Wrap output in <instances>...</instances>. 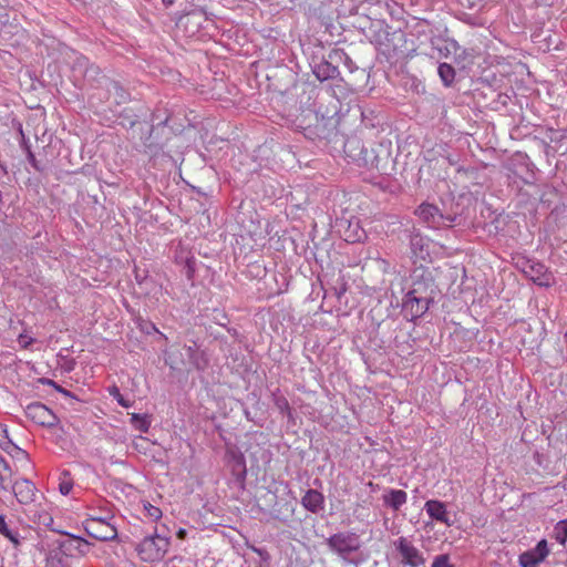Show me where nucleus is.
<instances>
[{
    "label": "nucleus",
    "instance_id": "1",
    "mask_svg": "<svg viewBox=\"0 0 567 567\" xmlns=\"http://www.w3.org/2000/svg\"><path fill=\"white\" fill-rule=\"evenodd\" d=\"M171 547V537L159 535L156 530L145 536L135 547L137 556L145 563L161 561L168 553Z\"/></svg>",
    "mask_w": 567,
    "mask_h": 567
},
{
    "label": "nucleus",
    "instance_id": "2",
    "mask_svg": "<svg viewBox=\"0 0 567 567\" xmlns=\"http://www.w3.org/2000/svg\"><path fill=\"white\" fill-rule=\"evenodd\" d=\"M179 23L188 37L202 38L208 35L212 29H215L214 20L204 9H194L184 14L179 19Z\"/></svg>",
    "mask_w": 567,
    "mask_h": 567
},
{
    "label": "nucleus",
    "instance_id": "3",
    "mask_svg": "<svg viewBox=\"0 0 567 567\" xmlns=\"http://www.w3.org/2000/svg\"><path fill=\"white\" fill-rule=\"evenodd\" d=\"M179 126L181 125H176L175 117L168 115L165 109H156L152 114V133L159 130H169L173 132V135L165 136L166 140H171L179 135H183L187 140L196 138L194 135L196 132L195 125L188 124L186 127L183 126L182 128H179Z\"/></svg>",
    "mask_w": 567,
    "mask_h": 567
},
{
    "label": "nucleus",
    "instance_id": "4",
    "mask_svg": "<svg viewBox=\"0 0 567 567\" xmlns=\"http://www.w3.org/2000/svg\"><path fill=\"white\" fill-rule=\"evenodd\" d=\"M405 43V34L402 31L389 32L383 30L379 32L375 39L378 51L386 59L394 58Z\"/></svg>",
    "mask_w": 567,
    "mask_h": 567
},
{
    "label": "nucleus",
    "instance_id": "5",
    "mask_svg": "<svg viewBox=\"0 0 567 567\" xmlns=\"http://www.w3.org/2000/svg\"><path fill=\"white\" fill-rule=\"evenodd\" d=\"M85 532L99 540L113 539L116 536V529L111 525L106 517L90 516L83 522Z\"/></svg>",
    "mask_w": 567,
    "mask_h": 567
},
{
    "label": "nucleus",
    "instance_id": "6",
    "mask_svg": "<svg viewBox=\"0 0 567 567\" xmlns=\"http://www.w3.org/2000/svg\"><path fill=\"white\" fill-rule=\"evenodd\" d=\"M394 545L402 557V564L410 567H421L425 564L423 554L406 537H399Z\"/></svg>",
    "mask_w": 567,
    "mask_h": 567
},
{
    "label": "nucleus",
    "instance_id": "7",
    "mask_svg": "<svg viewBox=\"0 0 567 567\" xmlns=\"http://www.w3.org/2000/svg\"><path fill=\"white\" fill-rule=\"evenodd\" d=\"M430 299L419 295L416 288L409 291L403 300V311L412 319L422 317L429 309Z\"/></svg>",
    "mask_w": 567,
    "mask_h": 567
},
{
    "label": "nucleus",
    "instance_id": "8",
    "mask_svg": "<svg viewBox=\"0 0 567 567\" xmlns=\"http://www.w3.org/2000/svg\"><path fill=\"white\" fill-rule=\"evenodd\" d=\"M550 554L548 543L542 539L537 545L518 556V564L520 567H538Z\"/></svg>",
    "mask_w": 567,
    "mask_h": 567
},
{
    "label": "nucleus",
    "instance_id": "9",
    "mask_svg": "<svg viewBox=\"0 0 567 567\" xmlns=\"http://www.w3.org/2000/svg\"><path fill=\"white\" fill-rule=\"evenodd\" d=\"M25 415L29 420L41 426L51 427L58 421L54 413L40 402L30 403L25 409Z\"/></svg>",
    "mask_w": 567,
    "mask_h": 567
},
{
    "label": "nucleus",
    "instance_id": "10",
    "mask_svg": "<svg viewBox=\"0 0 567 567\" xmlns=\"http://www.w3.org/2000/svg\"><path fill=\"white\" fill-rule=\"evenodd\" d=\"M328 546L339 554H350L360 547L358 538L350 533H337L327 539Z\"/></svg>",
    "mask_w": 567,
    "mask_h": 567
},
{
    "label": "nucleus",
    "instance_id": "11",
    "mask_svg": "<svg viewBox=\"0 0 567 567\" xmlns=\"http://www.w3.org/2000/svg\"><path fill=\"white\" fill-rule=\"evenodd\" d=\"M12 491L17 501L22 505H31L37 501L38 489L35 485L27 478L17 480L13 483Z\"/></svg>",
    "mask_w": 567,
    "mask_h": 567
},
{
    "label": "nucleus",
    "instance_id": "12",
    "mask_svg": "<svg viewBox=\"0 0 567 567\" xmlns=\"http://www.w3.org/2000/svg\"><path fill=\"white\" fill-rule=\"evenodd\" d=\"M73 72L79 73L83 80L87 82H94L101 74V70L97 65L90 63V60L80 53H75L74 62L72 65Z\"/></svg>",
    "mask_w": 567,
    "mask_h": 567
},
{
    "label": "nucleus",
    "instance_id": "13",
    "mask_svg": "<svg viewBox=\"0 0 567 567\" xmlns=\"http://www.w3.org/2000/svg\"><path fill=\"white\" fill-rule=\"evenodd\" d=\"M424 509L430 518L450 527L453 522L450 518L445 503L439 499H429L424 504Z\"/></svg>",
    "mask_w": 567,
    "mask_h": 567
},
{
    "label": "nucleus",
    "instance_id": "14",
    "mask_svg": "<svg viewBox=\"0 0 567 567\" xmlns=\"http://www.w3.org/2000/svg\"><path fill=\"white\" fill-rule=\"evenodd\" d=\"M416 214L423 219L430 227L439 228L444 225V216L440 213L439 208L431 204H422Z\"/></svg>",
    "mask_w": 567,
    "mask_h": 567
},
{
    "label": "nucleus",
    "instance_id": "15",
    "mask_svg": "<svg viewBox=\"0 0 567 567\" xmlns=\"http://www.w3.org/2000/svg\"><path fill=\"white\" fill-rule=\"evenodd\" d=\"M530 280L542 287H549L554 282V277L548 269L542 264H534L529 266L526 271Z\"/></svg>",
    "mask_w": 567,
    "mask_h": 567
},
{
    "label": "nucleus",
    "instance_id": "16",
    "mask_svg": "<svg viewBox=\"0 0 567 567\" xmlns=\"http://www.w3.org/2000/svg\"><path fill=\"white\" fill-rule=\"evenodd\" d=\"M0 447L6 453L17 458H28V454L22 449L18 447L9 437L7 426L0 424Z\"/></svg>",
    "mask_w": 567,
    "mask_h": 567
},
{
    "label": "nucleus",
    "instance_id": "17",
    "mask_svg": "<svg viewBox=\"0 0 567 567\" xmlns=\"http://www.w3.org/2000/svg\"><path fill=\"white\" fill-rule=\"evenodd\" d=\"M301 504L307 511L317 514L323 508L324 496L317 489H308L301 498Z\"/></svg>",
    "mask_w": 567,
    "mask_h": 567
},
{
    "label": "nucleus",
    "instance_id": "18",
    "mask_svg": "<svg viewBox=\"0 0 567 567\" xmlns=\"http://www.w3.org/2000/svg\"><path fill=\"white\" fill-rule=\"evenodd\" d=\"M312 73L320 82H323L327 80H332V79L338 78V75L340 74V71L331 62L322 60L312 66Z\"/></svg>",
    "mask_w": 567,
    "mask_h": 567
},
{
    "label": "nucleus",
    "instance_id": "19",
    "mask_svg": "<svg viewBox=\"0 0 567 567\" xmlns=\"http://www.w3.org/2000/svg\"><path fill=\"white\" fill-rule=\"evenodd\" d=\"M382 498L385 506L391 507L393 511H399L406 503L408 494L403 489L391 488Z\"/></svg>",
    "mask_w": 567,
    "mask_h": 567
},
{
    "label": "nucleus",
    "instance_id": "20",
    "mask_svg": "<svg viewBox=\"0 0 567 567\" xmlns=\"http://www.w3.org/2000/svg\"><path fill=\"white\" fill-rule=\"evenodd\" d=\"M362 144H343V152L350 163L361 164L367 163V157L362 156Z\"/></svg>",
    "mask_w": 567,
    "mask_h": 567
},
{
    "label": "nucleus",
    "instance_id": "21",
    "mask_svg": "<svg viewBox=\"0 0 567 567\" xmlns=\"http://www.w3.org/2000/svg\"><path fill=\"white\" fill-rule=\"evenodd\" d=\"M319 131H321V124L318 122L315 127H311L310 125L303 126V125H297L296 132L301 133L306 140L309 142H315L316 138L319 140H328L329 136L324 134H320Z\"/></svg>",
    "mask_w": 567,
    "mask_h": 567
},
{
    "label": "nucleus",
    "instance_id": "22",
    "mask_svg": "<svg viewBox=\"0 0 567 567\" xmlns=\"http://www.w3.org/2000/svg\"><path fill=\"white\" fill-rule=\"evenodd\" d=\"M62 547L66 551L75 550L79 554H84L89 547V543L81 537L70 536L63 544Z\"/></svg>",
    "mask_w": 567,
    "mask_h": 567
},
{
    "label": "nucleus",
    "instance_id": "23",
    "mask_svg": "<svg viewBox=\"0 0 567 567\" xmlns=\"http://www.w3.org/2000/svg\"><path fill=\"white\" fill-rule=\"evenodd\" d=\"M426 239L420 235H414L411 238V247L415 257L425 260L429 256V250L425 248Z\"/></svg>",
    "mask_w": 567,
    "mask_h": 567
},
{
    "label": "nucleus",
    "instance_id": "24",
    "mask_svg": "<svg viewBox=\"0 0 567 567\" xmlns=\"http://www.w3.org/2000/svg\"><path fill=\"white\" fill-rule=\"evenodd\" d=\"M439 76L444 86L449 87L455 80V70L449 63H440L437 66Z\"/></svg>",
    "mask_w": 567,
    "mask_h": 567
},
{
    "label": "nucleus",
    "instance_id": "25",
    "mask_svg": "<svg viewBox=\"0 0 567 567\" xmlns=\"http://www.w3.org/2000/svg\"><path fill=\"white\" fill-rule=\"evenodd\" d=\"M0 534L10 540L14 547L20 545L19 534L8 527L6 517L3 515H0Z\"/></svg>",
    "mask_w": 567,
    "mask_h": 567
},
{
    "label": "nucleus",
    "instance_id": "26",
    "mask_svg": "<svg viewBox=\"0 0 567 567\" xmlns=\"http://www.w3.org/2000/svg\"><path fill=\"white\" fill-rule=\"evenodd\" d=\"M74 485L73 478L70 472L64 471L59 477V491L62 495L66 496L70 494Z\"/></svg>",
    "mask_w": 567,
    "mask_h": 567
},
{
    "label": "nucleus",
    "instance_id": "27",
    "mask_svg": "<svg viewBox=\"0 0 567 567\" xmlns=\"http://www.w3.org/2000/svg\"><path fill=\"white\" fill-rule=\"evenodd\" d=\"M456 48V42L452 41L451 43H447L446 41L441 40H433L432 41V48L439 52V55L441 58H447L451 54V48Z\"/></svg>",
    "mask_w": 567,
    "mask_h": 567
},
{
    "label": "nucleus",
    "instance_id": "28",
    "mask_svg": "<svg viewBox=\"0 0 567 567\" xmlns=\"http://www.w3.org/2000/svg\"><path fill=\"white\" fill-rule=\"evenodd\" d=\"M554 538L563 546L567 542V519L559 520L554 527Z\"/></svg>",
    "mask_w": 567,
    "mask_h": 567
},
{
    "label": "nucleus",
    "instance_id": "29",
    "mask_svg": "<svg viewBox=\"0 0 567 567\" xmlns=\"http://www.w3.org/2000/svg\"><path fill=\"white\" fill-rule=\"evenodd\" d=\"M131 420L134 426L141 432L146 433L148 431L151 422L148 421L146 415L133 413Z\"/></svg>",
    "mask_w": 567,
    "mask_h": 567
},
{
    "label": "nucleus",
    "instance_id": "30",
    "mask_svg": "<svg viewBox=\"0 0 567 567\" xmlns=\"http://www.w3.org/2000/svg\"><path fill=\"white\" fill-rule=\"evenodd\" d=\"M11 477V468L7 461L0 456V488H6L7 482Z\"/></svg>",
    "mask_w": 567,
    "mask_h": 567
},
{
    "label": "nucleus",
    "instance_id": "31",
    "mask_svg": "<svg viewBox=\"0 0 567 567\" xmlns=\"http://www.w3.org/2000/svg\"><path fill=\"white\" fill-rule=\"evenodd\" d=\"M145 515L153 522H157L162 517V511L159 507L152 505L150 502L143 503Z\"/></svg>",
    "mask_w": 567,
    "mask_h": 567
},
{
    "label": "nucleus",
    "instance_id": "32",
    "mask_svg": "<svg viewBox=\"0 0 567 567\" xmlns=\"http://www.w3.org/2000/svg\"><path fill=\"white\" fill-rule=\"evenodd\" d=\"M336 56H338L339 61L349 70V72L353 73L358 69L350 55L343 50L337 51Z\"/></svg>",
    "mask_w": 567,
    "mask_h": 567
},
{
    "label": "nucleus",
    "instance_id": "33",
    "mask_svg": "<svg viewBox=\"0 0 567 567\" xmlns=\"http://www.w3.org/2000/svg\"><path fill=\"white\" fill-rule=\"evenodd\" d=\"M109 393L111 396H113L117 403L123 408H130L131 403L124 399V396L121 394L120 389L116 385H113L109 389Z\"/></svg>",
    "mask_w": 567,
    "mask_h": 567
},
{
    "label": "nucleus",
    "instance_id": "34",
    "mask_svg": "<svg viewBox=\"0 0 567 567\" xmlns=\"http://www.w3.org/2000/svg\"><path fill=\"white\" fill-rule=\"evenodd\" d=\"M432 567H454L450 563V556L446 554L439 555L433 559Z\"/></svg>",
    "mask_w": 567,
    "mask_h": 567
},
{
    "label": "nucleus",
    "instance_id": "35",
    "mask_svg": "<svg viewBox=\"0 0 567 567\" xmlns=\"http://www.w3.org/2000/svg\"><path fill=\"white\" fill-rule=\"evenodd\" d=\"M18 342L21 348L27 349L34 342V339L27 333H21L18 337Z\"/></svg>",
    "mask_w": 567,
    "mask_h": 567
},
{
    "label": "nucleus",
    "instance_id": "36",
    "mask_svg": "<svg viewBox=\"0 0 567 567\" xmlns=\"http://www.w3.org/2000/svg\"><path fill=\"white\" fill-rule=\"evenodd\" d=\"M12 125L17 130L19 135L21 136V140H22L21 142H28V140L24 136L23 130H22V124L19 121H12Z\"/></svg>",
    "mask_w": 567,
    "mask_h": 567
},
{
    "label": "nucleus",
    "instance_id": "37",
    "mask_svg": "<svg viewBox=\"0 0 567 567\" xmlns=\"http://www.w3.org/2000/svg\"><path fill=\"white\" fill-rule=\"evenodd\" d=\"M361 114H362V123H363L365 126H369V125H370V126L374 127V126L379 123V118H378V116H375L377 122L370 123V122H368V115H367V113L363 111Z\"/></svg>",
    "mask_w": 567,
    "mask_h": 567
},
{
    "label": "nucleus",
    "instance_id": "38",
    "mask_svg": "<svg viewBox=\"0 0 567 567\" xmlns=\"http://www.w3.org/2000/svg\"><path fill=\"white\" fill-rule=\"evenodd\" d=\"M176 536L178 539H185L186 536H187V532L186 529L184 528H179L177 532H176Z\"/></svg>",
    "mask_w": 567,
    "mask_h": 567
},
{
    "label": "nucleus",
    "instance_id": "39",
    "mask_svg": "<svg viewBox=\"0 0 567 567\" xmlns=\"http://www.w3.org/2000/svg\"><path fill=\"white\" fill-rule=\"evenodd\" d=\"M22 145L24 146V151L28 153L29 159H30L31 162H33L34 156H33V154L31 153V151H30V148H29V145H28V144H22Z\"/></svg>",
    "mask_w": 567,
    "mask_h": 567
},
{
    "label": "nucleus",
    "instance_id": "40",
    "mask_svg": "<svg viewBox=\"0 0 567 567\" xmlns=\"http://www.w3.org/2000/svg\"><path fill=\"white\" fill-rule=\"evenodd\" d=\"M279 406L280 408H285L287 410H289V403L286 399H282L280 402H279Z\"/></svg>",
    "mask_w": 567,
    "mask_h": 567
},
{
    "label": "nucleus",
    "instance_id": "41",
    "mask_svg": "<svg viewBox=\"0 0 567 567\" xmlns=\"http://www.w3.org/2000/svg\"><path fill=\"white\" fill-rule=\"evenodd\" d=\"M176 0H162L164 7L168 8L175 3Z\"/></svg>",
    "mask_w": 567,
    "mask_h": 567
}]
</instances>
